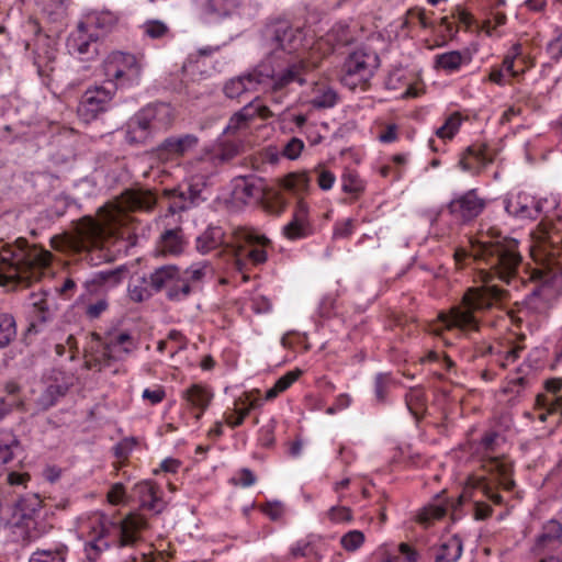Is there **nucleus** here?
I'll list each match as a JSON object with an SVG mask.
<instances>
[{"label": "nucleus", "mask_w": 562, "mask_h": 562, "mask_svg": "<svg viewBox=\"0 0 562 562\" xmlns=\"http://www.w3.org/2000/svg\"><path fill=\"white\" fill-rule=\"evenodd\" d=\"M55 42L48 36H38L34 49V65L41 76H47L54 70V63L57 57Z\"/></svg>", "instance_id": "b1692460"}, {"label": "nucleus", "mask_w": 562, "mask_h": 562, "mask_svg": "<svg viewBox=\"0 0 562 562\" xmlns=\"http://www.w3.org/2000/svg\"><path fill=\"white\" fill-rule=\"evenodd\" d=\"M364 539L362 531L350 530L340 538V544L346 551L353 552L364 543Z\"/></svg>", "instance_id": "3c124183"}, {"label": "nucleus", "mask_w": 562, "mask_h": 562, "mask_svg": "<svg viewBox=\"0 0 562 562\" xmlns=\"http://www.w3.org/2000/svg\"><path fill=\"white\" fill-rule=\"evenodd\" d=\"M561 542L562 525L551 519L543 525L541 532L536 537L531 551L536 555H541L559 548Z\"/></svg>", "instance_id": "5701e85b"}, {"label": "nucleus", "mask_w": 562, "mask_h": 562, "mask_svg": "<svg viewBox=\"0 0 562 562\" xmlns=\"http://www.w3.org/2000/svg\"><path fill=\"white\" fill-rule=\"evenodd\" d=\"M536 273L539 284L531 291L530 299L539 296L550 301L562 293V259L548 258Z\"/></svg>", "instance_id": "4468645a"}, {"label": "nucleus", "mask_w": 562, "mask_h": 562, "mask_svg": "<svg viewBox=\"0 0 562 562\" xmlns=\"http://www.w3.org/2000/svg\"><path fill=\"white\" fill-rule=\"evenodd\" d=\"M408 411L415 417H418L426 407L425 392L419 387H411L405 396Z\"/></svg>", "instance_id": "c03bdc74"}, {"label": "nucleus", "mask_w": 562, "mask_h": 562, "mask_svg": "<svg viewBox=\"0 0 562 562\" xmlns=\"http://www.w3.org/2000/svg\"><path fill=\"white\" fill-rule=\"evenodd\" d=\"M286 206L288 201L279 192L273 193L265 202L266 211L274 215L282 214L285 211Z\"/></svg>", "instance_id": "bf43d9fd"}, {"label": "nucleus", "mask_w": 562, "mask_h": 562, "mask_svg": "<svg viewBox=\"0 0 562 562\" xmlns=\"http://www.w3.org/2000/svg\"><path fill=\"white\" fill-rule=\"evenodd\" d=\"M513 54L512 55H507L504 60H503V65L501 68L504 69V71L508 75V77H517L519 75V71L518 70H515L514 68V65H515V59L516 57L520 54V45L519 44H516L513 46Z\"/></svg>", "instance_id": "0e129e2a"}, {"label": "nucleus", "mask_w": 562, "mask_h": 562, "mask_svg": "<svg viewBox=\"0 0 562 562\" xmlns=\"http://www.w3.org/2000/svg\"><path fill=\"white\" fill-rule=\"evenodd\" d=\"M201 19L212 22L226 20L235 24V31L241 26L244 3L241 0H192Z\"/></svg>", "instance_id": "9b49d317"}, {"label": "nucleus", "mask_w": 562, "mask_h": 562, "mask_svg": "<svg viewBox=\"0 0 562 562\" xmlns=\"http://www.w3.org/2000/svg\"><path fill=\"white\" fill-rule=\"evenodd\" d=\"M43 13L50 22H61L66 16L65 0H57L53 4H46L43 8Z\"/></svg>", "instance_id": "4d7b16f0"}, {"label": "nucleus", "mask_w": 562, "mask_h": 562, "mask_svg": "<svg viewBox=\"0 0 562 562\" xmlns=\"http://www.w3.org/2000/svg\"><path fill=\"white\" fill-rule=\"evenodd\" d=\"M308 186L310 179L306 173H289L281 180V187L295 195L305 193Z\"/></svg>", "instance_id": "ea45409f"}, {"label": "nucleus", "mask_w": 562, "mask_h": 562, "mask_svg": "<svg viewBox=\"0 0 562 562\" xmlns=\"http://www.w3.org/2000/svg\"><path fill=\"white\" fill-rule=\"evenodd\" d=\"M149 285L154 292L167 291L171 301H180L189 296L191 288L181 277V271L172 265L161 266L149 274Z\"/></svg>", "instance_id": "f8f14e48"}, {"label": "nucleus", "mask_w": 562, "mask_h": 562, "mask_svg": "<svg viewBox=\"0 0 562 562\" xmlns=\"http://www.w3.org/2000/svg\"><path fill=\"white\" fill-rule=\"evenodd\" d=\"M293 82L300 86L306 82L303 79L302 63L293 61L282 66L271 63V59H262L249 71L227 80L223 92L229 99H237L247 92L278 93Z\"/></svg>", "instance_id": "f03ea898"}, {"label": "nucleus", "mask_w": 562, "mask_h": 562, "mask_svg": "<svg viewBox=\"0 0 562 562\" xmlns=\"http://www.w3.org/2000/svg\"><path fill=\"white\" fill-rule=\"evenodd\" d=\"M263 37L271 52L265 59L285 66L293 61L303 64V77L306 72V64L303 59L292 57L302 45V35L299 29H294L289 21L276 20L268 23L263 30Z\"/></svg>", "instance_id": "39448f33"}, {"label": "nucleus", "mask_w": 562, "mask_h": 562, "mask_svg": "<svg viewBox=\"0 0 562 562\" xmlns=\"http://www.w3.org/2000/svg\"><path fill=\"white\" fill-rule=\"evenodd\" d=\"M471 257L477 265L480 279L483 285L470 289L463 296L460 306L451 308L449 314L441 313L440 322L446 328L461 330H477L479 323L473 313L491 307L496 302H503L508 292L494 283L498 280L509 284L516 279L521 256L515 239L502 238L497 240H477L471 244L470 252L457 250L456 261L460 263Z\"/></svg>", "instance_id": "f257e3e1"}, {"label": "nucleus", "mask_w": 562, "mask_h": 562, "mask_svg": "<svg viewBox=\"0 0 562 562\" xmlns=\"http://www.w3.org/2000/svg\"><path fill=\"white\" fill-rule=\"evenodd\" d=\"M140 69L142 67L134 55L115 53L106 66V74L116 81L126 79L133 82L139 78Z\"/></svg>", "instance_id": "412c9836"}, {"label": "nucleus", "mask_w": 562, "mask_h": 562, "mask_svg": "<svg viewBox=\"0 0 562 562\" xmlns=\"http://www.w3.org/2000/svg\"><path fill=\"white\" fill-rule=\"evenodd\" d=\"M164 194L169 199L168 211L171 215L188 211L203 201L201 190L192 184L165 190Z\"/></svg>", "instance_id": "aec40b11"}, {"label": "nucleus", "mask_w": 562, "mask_h": 562, "mask_svg": "<svg viewBox=\"0 0 562 562\" xmlns=\"http://www.w3.org/2000/svg\"><path fill=\"white\" fill-rule=\"evenodd\" d=\"M151 292L149 278L145 276L132 280L127 288L128 297L135 303L148 300L151 296Z\"/></svg>", "instance_id": "e433bc0d"}, {"label": "nucleus", "mask_w": 562, "mask_h": 562, "mask_svg": "<svg viewBox=\"0 0 562 562\" xmlns=\"http://www.w3.org/2000/svg\"><path fill=\"white\" fill-rule=\"evenodd\" d=\"M52 257L50 251L30 246L24 238L3 245L0 249V284L29 285L40 280Z\"/></svg>", "instance_id": "7ed1b4c3"}, {"label": "nucleus", "mask_w": 562, "mask_h": 562, "mask_svg": "<svg viewBox=\"0 0 562 562\" xmlns=\"http://www.w3.org/2000/svg\"><path fill=\"white\" fill-rule=\"evenodd\" d=\"M127 273L125 266L114 269H104L95 272L91 279L85 282V286L89 293L97 291L100 285L115 286L120 284Z\"/></svg>", "instance_id": "a878e982"}, {"label": "nucleus", "mask_w": 562, "mask_h": 562, "mask_svg": "<svg viewBox=\"0 0 562 562\" xmlns=\"http://www.w3.org/2000/svg\"><path fill=\"white\" fill-rule=\"evenodd\" d=\"M224 243V232L220 226H209L198 238L196 249L207 254Z\"/></svg>", "instance_id": "f704fd0d"}, {"label": "nucleus", "mask_w": 562, "mask_h": 562, "mask_svg": "<svg viewBox=\"0 0 562 562\" xmlns=\"http://www.w3.org/2000/svg\"><path fill=\"white\" fill-rule=\"evenodd\" d=\"M492 162V158L486 154V147L483 145H471L467 148L459 165L464 171L475 172L481 166Z\"/></svg>", "instance_id": "c85d7f7f"}, {"label": "nucleus", "mask_w": 562, "mask_h": 562, "mask_svg": "<svg viewBox=\"0 0 562 562\" xmlns=\"http://www.w3.org/2000/svg\"><path fill=\"white\" fill-rule=\"evenodd\" d=\"M32 304L34 306L35 322H38L41 324L46 323L49 318L48 306H47L46 300L41 297L38 300L33 301Z\"/></svg>", "instance_id": "338daca9"}, {"label": "nucleus", "mask_w": 562, "mask_h": 562, "mask_svg": "<svg viewBox=\"0 0 562 562\" xmlns=\"http://www.w3.org/2000/svg\"><path fill=\"white\" fill-rule=\"evenodd\" d=\"M283 234L291 240L305 238L312 234V226L308 221V206L302 198L297 199L293 217L283 227Z\"/></svg>", "instance_id": "4be33fe9"}, {"label": "nucleus", "mask_w": 562, "mask_h": 562, "mask_svg": "<svg viewBox=\"0 0 562 562\" xmlns=\"http://www.w3.org/2000/svg\"><path fill=\"white\" fill-rule=\"evenodd\" d=\"M117 90L113 80H108L101 86H94L86 90L78 105V115L87 123L98 119L106 112Z\"/></svg>", "instance_id": "1a4fd4ad"}, {"label": "nucleus", "mask_w": 562, "mask_h": 562, "mask_svg": "<svg viewBox=\"0 0 562 562\" xmlns=\"http://www.w3.org/2000/svg\"><path fill=\"white\" fill-rule=\"evenodd\" d=\"M105 340L108 349L112 350L114 355H119L121 360L137 349L136 340L126 331L110 334Z\"/></svg>", "instance_id": "2f4dec72"}, {"label": "nucleus", "mask_w": 562, "mask_h": 562, "mask_svg": "<svg viewBox=\"0 0 562 562\" xmlns=\"http://www.w3.org/2000/svg\"><path fill=\"white\" fill-rule=\"evenodd\" d=\"M379 66L380 58L375 52L366 47L357 48L345 59L340 82L350 90H364Z\"/></svg>", "instance_id": "0eeeda50"}, {"label": "nucleus", "mask_w": 562, "mask_h": 562, "mask_svg": "<svg viewBox=\"0 0 562 562\" xmlns=\"http://www.w3.org/2000/svg\"><path fill=\"white\" fill-rule=\"evenodd\" d=\"M116 19L110 12H102L100 14L91 15L88 18L87 22H83L89 30L93 32L102 31L108 32L112 25H114Z\"/></svg>", "instance_id": "de8ad7c7"}, {"label": "nucleus", "mask_w": 562, "mask_h": 562, "mask_svg": "<svg viewBox=\"0 0 562 562\" xmlns=\"http://www.w3.org/2000/svg\"><path fill=\"white\" fill-rule=\"evenodd\" d=\"M133 492L138 497L142 508L160 513L164 504L157 495V487L149 482H140L135 484Z\"/></svg>", "instance_id": "cd10ccee"}, {"label": "nucleus", "mask_w": 562, "mask_h": 562, "mask_svg": "<svg viewBox=\"0 0 562 562\" xmlns=\"http://www.w3.org/2000/svg\"><path fill=\"white\" fill-rule=\"evenodd\" d=\"M126 203L131 209L149 211L155 206L156 198L150 191L139 189L127 192Z\"/></svg>", "instance_id": "c9c22d12"}, {"label": "nucleus", "mask_w": 562, "mask_h": 562, "mask_svg": "<svg viewBox=\"0 0 562 562\" xmlns=\"http://www.w3.org/2000/svg\"><path fill=\"white\" fill-rule=\"evenodd\" d=\"M447 514V508L439 504H434L425 507L418 515L420 524L428 525L436 519H441Z\"/></svg>", "instance_id": "603ef678"}, {"label": "nucleus", "mask_w": 562, "mask_h": 562, "mask_svg": "<svg viewBox=\"0 0 562 562\" xmlns=\"http://www.w3.org/2000/svg\"><path fill=\"white\" fill-rule=\"evenodd\" d=\"M147 528V520L137 513H131L121 520L103 518L94 536L86 543L88 559L93 561L100 552L112 544L120 548L133 546L139 540V532Z\"/></svg>", "instance_id": "20e7f679"}, {"label": "nucleus", "mask_w": 562, "mask_h": 562, "mask_svg": "<svg viewBox=\"0 0 562 562\" xmlns=\"http://www.w3.org/2000/svg\"><path fill=\"white\" fill-rule=\"evenodd\" d=\"M232 250L234 265L239 271H241L244 268V262L241 260L243 256L249 258L255 265L263 263L267 260V252L262 248L254 247L249 250H246L239 246L238 248H233Z\"/></svg>", "instance_id": "4c0bfd02"}, {"label": "nucleus", "mask_w": 562, "mask_h": 562, "mask_svg": "<svg viewBox=\"0 0 562 562\" xmlns=\"http://www.w3.org/2000/svg\"><path fill=\"white\" fill-rule=\"evenodd\" d=\"M22 451L21 442L10 431L0 434V475L5 470V464L11 462Z\"/></svg>", "instance_id": "7c9ffc66"}, {"label": "nucleus", "mask_w": 562, "mask_h": 562, "mask_svg": "<svg viewBox=\"0 0 562 562\" xmlns=\"http://www.w3.org/2000/svg\"><path fill=\"white\" fill-rule=\"evenodd\" d=\"M483 468L490 477L476 479L473 487L494 504L501 505L503 497L496 487L502 486L505 491H512L515 487V481L512 479L513 463L505 457H490L484 461Z\"/></svg>", "instance_id": "6e6552de"}, {"label": "nucleus", "mask_w": 562, "mask_h": 562, "mask_svg": "<svg viewBox=\"0 0 562 562\" xmlns=\"http://www.w3.org/2000/svg\"><path fill=\"white\" fill-rule=\"evenodd\" d=\"M66 393V387L59 384H50L37 398V406L41 411H46L54 406L57 400L64 396Z\"/></svg>", "instance_id": "37998d69"}, {"label": "nucleus", "mask_w": 562, "mask_h": 562, "mask_svg": "<svg viewBox=\"0 0 562 562\" xmlns=\"http://www.w3.org/2000/svg\"><path fill=\"white\" fill-rule=\"evenodd\" d=\"M103 227L91 218L85 220L78 225L75 245L78 251L88 252L91 265H99L111 259L108 254L103 252Z\"/></svg>", "instance_id": "9d476101"}, {"label": "nucleus", "mask_w": 562, "mask_h": 562, "mask_svg": "<svg viewBox=\"0 0 562 562\" xmlns=\"http://www.w3.org/2000/svg\"><path fill=\"white\" fill-rule=\"evenodd\" d=\"M267 111L268 110L266 106L255 105L254 102H249L231 117L226 130H238L240 126L245 125L248 121L252 120L254 117L265 116Z\"/></svg>", "instance_id": "72a5a7b5"}, {"label": "nucleus", "mask_w": 562, "mask_h": 562, "mask_svg": "<svg viewBox=\"0 0 562 562\" xmlns=\"http://www.w3.org/2000/svg\"><path fill=\"white\" fill-rule=\"evenodd\" d=\"M328 517L334 522L350 521L352 519L351 510L347 507L334 506L328 510Z\"/></svg>", "instance_id": "774afa93"}, {"label": "nucleus", "mask_w": 562, "mask_h": 562, "mask_svg": "<svg viewBox=\"0 0 562 562\" xmlns=\"http://www.w3.org/2000/svg\"><path fill=\"white\" fill-rule=\"evenodd\" d=\"M85 363L87 370L101 371L110 367L113 361L121 360L119 355H114L112 350L108 349L106 340L97 333H91V340L85 348Z\"/></svg>", "instance_id": "f3484780"}, {"label": "nucleus", "mask_w": 562, "mask_h": 562, "mask_svg": "<svg viewBox=\"0 0 562 562\" xmlns=\"http://www.w3.org/2000/svg\"><path fill=\"white\" fill-rule=\"evenodd\" d=\"M266 191L265 180L256 176L233 180L232 199L236 204L247 205L260 201Z\"/></svg>", "instance_id": "a211bd4d"}, {"label": "nucleus", "mask_w": 562, "mask_h": 562, "mask_svg": "<svg viewBox=\"0 0 562 562\" xmlns=\"http://www.w3.org/2000/svg\"><path fill=\"white\" fill-rule=\"evenodd\" d=\"M240 151V145L235 142L223 143L214 155V159L221 162H227L236 157Z\"/></svg>", "instance_id": "6e6d98bb"}, {"label": "nucleus", "mask_w": 562, "mask_h": 562, "mask_svg": "<svg viewBox=\"0 0 562 562\" xmlns=\"http://www.w3.org/2000/svg\"><path fill=\"white\" fill-rule=\"evenodd\" d=\"M434 551L435 562H457L462 554V541L458 536H451Z\"/></svg>", "instance_id": "c756f323"}, {"label": "nucleus", "mask_w": 562, "mask_h": 562, "mask_svg": "<svg viewBox=\"0 0 562 562\" xmlns=\"http://www.w3.org/2000/svg\"><path fill=\"white\" fill-rule=\"evenodd\" d=\"M304 148V143L297 137H292L283 147L282 155L288 159H296Z\"/></svg>", "instance_id": "e2e57ef3"}, {"label": "nucleus", "mask_w": 562, "mask_h": 562, "mask_svg": "<svg viewBox=\"0 0 562 562\" xmlns=\"http://www.w3.org/2000/svg\"><path fill=\"white\" fill-rule=\"evenodd\" d=\"M300 375H301L300 370L290 371V372L285 373L284 375H282L281 378H279L276 381L274 385L271 389H269L266 392L265 398L267 401H271V400L276 398L280 393L288 390L299 379Z\"/></svg>", "instance_id": "a18cd8bd"}, {"label": "nucleus", "mask_w": 562, "mask_h": 562, "mask_svg": "<svg viewBox=\"0 0 562 562\" xmlns=\"http://www.w3.org/2000/svg\"><path fill=\"white\" fill-rule=\"evenodd\" d=\"M546 389L551 393L550 397L538 396V404L546 409L539 414V419L546 422L548 416L560 414L557 424L562 419V380L551 379L546 382Z\"/></svg>", "instance_id": "393cba45"}, {"label": "nucleus", "mask_w": 562, "mask_h": 562, "mask_svg": "<svg viewBox=\"0 0 562 562\" xmlns=\"http://www.w3.org/2000/svg\"><path fill=\"white\" fill-rule=\"evenodd\" d=\"M100 36L101 33L89 30L83 22H80L67 38V49L71 55L90 60L99 54Z\"/></svg>", "instance_id": "2eb2a0df"}, {"label": "nucleus", "mask_w": 562, "mask_h": 562, "mask_svg": "<svg viewBox=\"0 0 562 562\" xmlns=\"http://www.w3.org/2000/svg\"><path fill=\"white\" fill-rule=\"evenodd\" d=\"M140 29L143 34L151 40H161L170 34L168 25L160 20H147Z\"/></svg>", "instance_id": "49530a36"}, {"label": "nucleus", "mask_w": 562, "mask_h": 562, "mask_svg": "<svg viewBox=\"0 0 562 562\" xmlns=\"http://www.w3.org/2000/svg\"><path fill=\"white\" fill-rule=\"evenodd\" d=\"M199 144V138L193 134L170 136L164 139L155 149L157 158L161 161L182 157L193 150Z\"/></svg>", "instance_id": "6ab92c4d"}, {"label": "nucleus", "mask_w": 562, "mask_h": 562, "mask_svg": "<svg viewBox=\"0 0 562 562\" xmlns=\"http://www.w3.org/2000/svg\"><path fill=\"white\" fill-rule=\"evenodd\" d=\"M337 100L338 94L333 88L321 86L315 89L310 102L315 109H329L337 103Z\"/></svg>", "instance_id": "58836bf2"}, {"label": "nucleus", "mask_w": 562, "mask_h": 562, "mask_svg": "<svg viewBox=\"0 0 562 562\" xmlns=\"http://www.w3.org/2000/svg\"><path fill=\"white\" fill-rule=\"evenodd\" d=\"M66 547L35 551L29 562H65Z\"/></svg>", "instance_id": "09e8293b"}, {"label": "nucleus", "mask_w": 562, "mask_h": 562, "mask_svg": "<svg viewBox=\"0 0 562 562\" xmlns=\"http://www.w3.org/2000/svg\"><path fill=\"white\" fill-rule=\"evenodd\" d=\"M529 375L522 368H518L517 375L508 380L505 392L519 394L520 390L529 384Z\"/></svg>", "instance_id": "13d9d810"}, {"label": "nucleus", "mask_w": 562, "mask_h": 562, "mask_svg": "<svg viewBox=\"0 0 562 562\" xmlns=\"http://www.w3.org/2000/svg\"><path fill=\"white\" fill-rule=\"evenodd\" d=\"M463 61V56L458 50L436 55L435 68L442 69L447 72L456 71L460 68Z\"/></svg>", "instance_id": "79ce46f5"}, {"label": "nucleus", "mask_w": 562, "mask_h": 562, "mask_svg": "<svg viewBox=\"0 0 562 562\" xmlns=\"http://www.w3.org/2000/svg\"><path fill=\"white\" fill-rule=\"evenodd\" d=\"M341 188L346 193L358 194L363 191V183L356 173L348 172L341 178Z\"/></svg>", "instance_id": "052dcab7"}, {"label": "nucleus", "mask_w": 562, "mask_h": 562, "mask_svg": "<svg viewBox=\"0 0 562 562\" xmlns=\"http://www.w3.org/2000/svg\"><path fill=\"white\" fill-rule=\"evenodd\" d=\"M418 23L423 29L432 27V22L428 19L424 9L412 8L407 11L404 26Z\"/></svg>", "instance_id": "864d4df0"}, {"label": "nucleus", "mask_w": 562, "mask_h": 562, "mask_svg": "<svg viewBox=\"0 0 562 562\" xmlns=\"http://www.w3.org/2000/svg\"><path fill=\"white\" fill-rule=\"evenodd\" d=\"M170 123V108L167 104L149 105L130 119L125 139L130 145H144L154 133L168 127Z\"/></svg>", "instance_id": "423d86ee"}, {"label": "nucleus", "mask_w": 562, "mask_h": 562, "mask_svg": "<svg viewBox=\"0 0 562 562\" xmlns=\"http://www.w3.org/2000/svg\"><path fill=\"white\" fill-rule=\"evenodd\" d=\"M460 125H461L460 114L453 113L446 120L445 124L437 130L436 134L438 137H440L442 139H451L459 131Z\"/></svg>", "instance_id": "8fccbe9b"}, {"label": "nucleus", "mask_w": 562, "mask_h": 562, "mask_svg": "<svg viewBox=\"0 0 562 562\" xmlns=\"http://www.w3.org/2000/svg\"><path fill=\"white\" fill-rule=\"evenodd\" d=\"M524 350L522 346L519 345H507L502 350H498L496 352L497 359L496 361L499 362V366L505 368L509 362H515L519 356L520 352Z\"/></svg>", "instance_id": "5fc2aeb1"}, {"label": "nucleus", "mask_w": 562, "mask_h": 562, "mask_svg": "<svg viewBox=\"0 0 562 562\" xmlns=\"http://www.w3.org/2000/svg\"><path fill=\"white\" fill-rule=\"evenodd\" d=\"M389 375L379 373L374 379V394L379 403H384L389 390Z\"/></svg>", "instance_id": "680f3d73"}, {"label": "nucleus", "mask_w": 562, "mask_h": 562, "mask_svg": "<svg viewBox=\"0 0 562 562\" xmlns=\"http://www.w3.org/2000/svg\"><path fill=\"white\" fill-rule=\"evenodd\" d=\"M159 247L164 255H179L186 247L183 231L179 227L165 231L159 239Z\"/></svg>", "instance_id": "473e14b6"}, {"label": "nucleus", "mask_w": 562, "mask_h": 562, "mask_svg": "<svg viewBox=\"0 0 562 562\" xmlns=\"http://www.w3.org/2000/svg\"><path fill=\"white\" fill-rule=\"evenodd\" d=\"M486 207V200L479 196L476 190H469L448 204L449 213L462 223H469L476 218Z\"/></svg>", "instance_id": "dca6fc26"}, {"label": "nucleus", "mask_w": 562, "mask_h": 562, "mask_svg": "<svg viewBox=\"0 0 562 562\" xmlns=\"http://www.w3.org/2000/svg\"><path fill=\"white\" fill-rule=\"evenodd\" d=\"M555 200H538L526 192H519L505 200L506 212L520 220H537L540 215L555 209Z\"/></svg>", "instance_id": "ddd939ff"}, {"label": "nucleus", "mask_w": 562, "mask_h": 562, "mask_svg": "<svg viewBox=\"0 0 562 562\" xmlns=\"http://www.w3.org/2000/svg\"><path fill=\"white\" fill-rule=\"evenodd\" d=\"M183 398L192 408H198L200 412L195 415L196 419H200L209 407L213 394L212 392L202 384H192L186 391H183Z\"/></svg>", "instance_id": "bb28decb"}, {"label": "nucleus", "mask_w": 562, "mask_h": 562, "mask_svg": "<svg viewBox=\"0 0 562 562\" xmlns=\"http://www.w3.org/2000/svg\"><path fill=\"white\" fill-rule=\"evenodd\" d=\"M16 337V324L9 313H0V349L5 348Z\"/></svg>", "instance_id": "a19ab883"}, {"label": "nucleus", "mask_w": 562, "mask_h": 562, "mask_svg": "<svg viewBox=\"0 0 562 562\" xmlns=\"http://www.w3.org/2000/svg\"><path fill=\"white\" fill-rule=\"evenodd\" d=\"M24 406L25 404L23 400L0 398V420L3 419L14 408L24 411Z\"/></svg>", "instance_id": "69168bd1"}]
</instances>
